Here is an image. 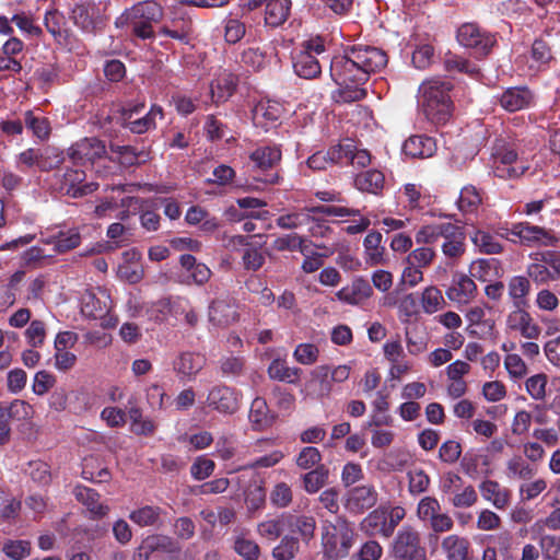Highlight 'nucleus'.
Returning <instances> with one entry per match:
<instances>
[{"mask_svg": "<svg viewBox=\"0 0 560 560\" xmlns=\"http://www.w3.org/2000/svg\"><path fill=\"white\" fill-rule=\"evenodd\" d=\"M385 51L373 46L355 45L336 56L330 61V77L339 86L332 93L336 103H352L366 96L363 84L370 74L380 71L387 65Z\"/></svg>", "mask_w": 560, "mask_h": 560, "instance_id": "1", "label": "nucleus"}, {"mask_svg": "<svg viewBox=\"0 0 560 560\" xmlns=\"http://www.w3.org/2000/svg\"><path fill=\"white\" fill-rule=\"evenodd\" d=\"M451 81L433 78L424 81L419 88V103L427 118L435 125H444L453 114L454 105L450 92Z\"/></svg>", "mask_w": 560, "mask_h": 560, "instance_id": "2", "label": "nucleus"}, {"mask_svg": "<svg viewBox=\"0 0 560 560\" xmlns=\"http://www.w3.org/2000/svg\"><path fill=\"white\" fill-rule=\"evenodd\" d=\"M355 533L352 523L346 517L338 516L334 522L322 525V548L328 560L346 558L354 544Z\"/></svg>", "mask_w": 560, "mask_h": 560, "instance_id": "3", "label": "nucleus"}, {"mask_svg": "<svg viewBox=\"0 0 560 560\" xmlns=\"http://www.w3.org/2000/svg\"><path fill=\"white\" fill-rule=\"evenodd\" d=\"M162 16V7L153 0H147L125 10L116 19L115 25L117 27L130 25L135 36L141 39H150L154 37L153 24L158 23Z\"/></svg>", "mask_w": 560, "mask_h": 560, "instance_id": "4", "label": "nucleus"}, {"mask_svg": "<svg viewBox=\"0 0 560 560\" xmlns=\"http://www.w3.org/2000/svg\"><path fill=\"white\" fill-rule=\"evenodd\" d=\"M405 517V508L399 505H381L371 511L360 522V529L370 537L381 536L383 538H389Z\"/></svg>", "mask_w": 560, "mask_h": 560, "instance_id": "5", "label": "nucleus"}, {"mask_svg": "<svg viewBox=\"0 0 560 560\" xmlns=\"http://www.w3.org/2000/svg\"><path fill=\"white\" fill-rule=\"evenodd\" d=\"M389 553L395 560H427V550L421 535L409 524L402 525L394 537Z\"/></svg>", "mask_w": 560, "mask_h": 560, "instance_id": "6", "label": "nucleus"}, {"mask_svg": "<svg viewBox=\"0 0 560 560\" xmlns=\"http://www.w3.org/2000/svg\"><path fill=\"white\" fill-rule=\"evenodd\" d=\"M69 18L85 34L95 35L105 26L98 5L91 1L75 2L69 10Z\"/></svg>", "mask_w": 560, "mask_h": 560, "instance_id": "7", "label": "nucleus"}, {"mask_svg": "<svg viewBox=\"0 0 560 560\" xmlns=\"http://www.w3.org/2000/svg\"><path fill=\"white\" fill-rule=\"evenodd\" d=\"M529 168L528 164L520 161L517 153L511 147H495L493 152V174L499 178H517Z\"/></svg>", "mask_w": 560, "mask_h": 560, "instance_id": "8", "label": "nucleus"}, {"mask_svg": "<svg viewBox=\"0 0 560 560\" xmlns=\"http://www.w3.org/2000/svg\"><path fill=\"white\" fill-rule=\"evenodd\" d=\"M458 43L475 50L477 55L486 56L495 44V38L489 32L481 30L477 24L466 23L457 30Z\"/></svg>", "mask_w": 560, "mask_h": 560, "instance_id": "9", "label": "nucleus"}, {"mask_svg": "<svg viewBox=\"0 0 560 560\" xmlns=\"http://www.w3.org/2000/svg\"><path fill=\"white\" fill-rule=\"evenodd\" d=\"M526 307H514L506 315L505 328L508 331L520 334L525 339L537 340L542 334V328Z\"/></svg>", "mask_w": 560, "mask_h": 560, "instance_id": "10", "label": "nucleus"}, {"mask_svg": "<svg viewBox=\"0 0 560 560\" xmlns=\"http://www.w3.org/2000/svg\"><path fill=\"white\" fill-rule=\"evenodd\" d=\"M241 394L228 385H215L207 396V406L221 415H233L241 407Z\"/></svg>", "mask_w": 560, "mask_h": 560, "instance_id": "11", "label": "nucleus"}, {"mask_svg": "<svg viewBox=\"0 0 560 560\" xmlns=\"http://www.w3.org/2000/svg\"><path fill=\"white\" fill-rule=\"evenodd\" d=\"M180 269L177 272V282L186 285H202L209 281L212 271L210 268L196 259L190 254H183L179 257Z\"/></svg>", "mask_w": 560, "mask_h": 560, "instance_id": "12", "label": "nucleus"}, {"mask_svg": "<svg viewBox=\"0 0 560 560\" xmlns=\"http://www.w3.org/2000/svg\"><path fill=\"white\" fill-rule=\"evenodd\" d=\"M464 234L463 228L454 223H433L422 226L416 233V242L418 244H434L440 238H443V242H452Z\"/></svg>", "mask_w": 560, "mask_h": 560, "instance_id": "13", "label": "nucleus"}, {"mask_svg": "<svg viewBox=\"0 0 560 560\" xmlns=\"http://www.w3.org/2000/svg\"><path fill=\"white\" fill-rule=\"evenodd\" d=\"M61 184L59 190L73 198L82 197L95 191L98 188L96 183L82 184L85 173L78 168H66L63 172L56 173Z\"/></svg>", "mask_w": 560, "mask_h": 560, "instance_id": "14", "label": "nucleus"}, {"mask_svg": "<svg viewBox=\"0 0 560 560\" xmlns=\"http://www.w3.org/2000/svg\"><path fill=\"white\" fill-rule=\"evenodd\" d=\"M106 153L104 142L97 138H84L68 149V156L75 164L93 163L102 159Z\"/></svg>", "mask_w": 560, "mask_h": 560, "instance_id": "15", "label": "nucleus"}, {"mask_svg": "<svg viewBox=\"0 0 560 560\" xmlns=\"http://www.w3.org/2000/svg\"><path fill=\"white\" fill-rule=\"evenodd\" d=\"M377 491L373 486H359L350 489L345 498V508L351 514H362L377 502Z\"/></svg>", "mask_w": 560, "mask_h": 560, "instance_id": "16", "label": "nucleus"}, {"mask_svg": "<svg viewBox=\"0 0 560 560\" xmlns=\"http://www.w3.org/2000/svg\"><path fill=\"white\" fill-rule=\"evenodd\" d=\"M503 236V234H501ZM511 236L518 238L524 244H542L552 245L556 238L550 235L545 229L528 223H517L512 229L506 230L504 237L506 240L515 241Z\"/></svg>", "mask_w": 560, "mask_h": 560, "instance_id": "17", "label": "nucleus"}, {"mask_svg": "<svg viewBox=\"0 0 560 560\" xmlns=\"http://www.w3.org/2000/svg\"><path fill=\"white\" fill-rule=\"evenodd\" d=\"M206 365V358L197 352L183 351L173 362V370L179 381L190 382Z\"/></svg>", "mask_w": 560, "mask_h": 560, "instance_id": "18", "label": "nucleus"}, {"mask_svg": "<svg viewBox=\"0 0 560 560\" xmlns=\"http://www.w3.org/2000/svg\"><path fill=\"white\" fill-rule=\"evenodd\" d=\"M283 107L277 101H259L252 109V120L255 127L267 131L282 116Z\"/></svg>", "mask_w": 560, "mask_h": 560, "instance_id": "19", "label": "nucleus"}, {"mask_svg": "<svg viewBox=\"0 0 560 560\" xmlns=\"http://www.w3.org/2000/svg\"><path fill=\"white\" fill-rule=\"evenodd\" d=\"M332 384L328 373V365H319L311 372L310 380L305 383V390L307 396L323 399L332 392Z\"/></svg>", "mask_w": 560, "mask_h": 560, "instance_id": "20", "label": "nucleus"}, {"mask_svg": "<svg viewBox=\"0 0 560 560\" xmlns=\"http://www.w3.org/2000/svg\"><path fill=\"white\" fill-rule=\"evenodd\" d=\"M477 293L475 281L464 273L455 275L446 296L457 304H468Z\"/></svg>", "mask_w": 560, "mask_h": 560, "instance_id": "21", "label": "nucleus"}, {"mask_svg": "<svg viewBox=\"0 0 560 560\" xmlns=\"http://www.w3.org/2000/svg\"><path fill=\"white\" fill-rule=\"evenodd\" d=\"M373 294V289L369 281L362 277L355 278L350 287L340 289L336 296L339 301L348 304L358 305L365 300L370 299Z\"/></svg>", "mask_w": 560, "mask_h": 560, "instance_id": "22", "label": "nucleus"}, {"mask_svg": "<svg viewBox=\"0 0 560 560\" xmlns=\"http://www.w3.org/2000/svg\"><path fill=\"white\" fill-rule=\"evenodd\" d=\"M481 497L490 502L495 509L504 510L511 502V492L502 487L498 481L486 479L479 485Z\"/></svg>", "mask_w": 560, "mask_h": 560, "instance_id": "23", "label": "nucleus"}, {"mask_svg": "<svg viewBox=\"0 0 560 560\" xmlns=\"http://www.w3.org/2000/svg\"><path fill=\"white\" fill-rule=\"evenodd\" d=\"M281 160V150L277 145H262L249 154V163L253 170H272Z\"/></svg>", "mask_w": 560, "mask_h": 560, "instance_id": "24", "label": "nucleus"}, {"mask_svg": "<svg viewBox=\"0 0 560 560\" xmlns=\"http://www.w3.org/2000/svg\"><path fill=\"white\" fill-rule=\"evenodd\" d=\"M383 235L378 231H371L363 241L364 260L370 267L386 262L385 247L382 245Z\"/></svg>", "mask_w": 560, "mask_h": 560, "instance_id": "25", "label": "nucleus"}, {"mask_svg": "<svg viewBox=\"0 0 560 560\" xmlns=\"http://www.w3.org/2000/svg\"><path fill=\"white\" fill-rule=\"evenodd\" d=\"M436 151L435 141L428 136H411L402 144V152L410 158H431Z\"/></svg>", "mask_w": 560, "mask_h": 560, "instance_id": "26", "label": "nucleus"}, {"mask_svg": "<svg viewBox=\"0 0 560 560\" xmlns=\"http://www.w3.org/2000/svg\"><path fill=\"white\" fill-rule=\"evenodd\" d=\"M236 84V75L226 70L221 71L210 85L213 102L222 103L228 101L233 95Z\"/></svg>", "mask_w": 560, "mask_h": 560, "instance_id": "27", "label": "nucleus"}, {"mask_svg": "<svg viewBox=\"0 0 560 560\" xmlns=\"http://www.w3.org/2000/svg\"><path fill=\"white\" fill-rule=\"evenodd\" d=\"M162 108L160 106L153 105L149 113L139 118H132V113L125 112L124 121L121 124L131 132L141 135L154 128L156 117L162 118Z\"/></svg>", "mask_w": 560, "mask_h": 560, "instance_id": "28", "label": "nucleus"}, {"mask_svg": "<svg viewBox=\"0 0 560 560\" xmlns=\"http://www.w3.org/2000/svg\"><path fill=\"white\" fill-rule=\"evenodd\" d=\"M287 528L300 535L301 539L308 544L316 529V520L312 515L285 513Z\"/></svg>", "mask_w": 560, "mask_h": 560, "instance_id": "29", "label": "nucleus"}, {"mask_svg": "<svg viewBox=\"0 0 560 560\" xmlns=\"http://www.w3.org/2000/svg\"><path fill=\"white\" fill-rule=\"evenodd\" d=\"M354 187L366 194L380 196L385 187V176L378 170H368L354 177Z\"/></svg>", "mask_w": 560, "mask_h": 560, "instance_id": "30", "label": "nucleus"}, {"mask_svg": "<svg viewBox=\"0 0 560 560\" xmlns=\"http://www.w3.org/2000/svg\"><path fill=\"white\" fill-rule=\"evenodd\" d=\"M44 24L58 44L63 45L68 43L70 31L62 12L57 9L48 10L44 16Z\"/></svg>", "mask_w": 560, "mask_h": 560, "instance_id": "31", "label": "nucleus"}, {"mask_svg": "<svg viewBox=\"0 0 560 560\" xmlns=\"http://www.w3.org/2000/svg\"><path fill=\"white\" fill-rule=\"evenodd\" d=\"M441 548L447 560H468L470 542L466 537L452 534L442 539Z\"/></svg>", "mask_w": 560, "mask_h": 560, "instance_id": "32", "label": "nucleus"}, {"mask_svg": "<svg viewBox=\"0 0 560 560\" xmlns=\"http://www.w3.org/2000/svg\"><path fill=\"white\" fill-rule=\"evenodd\" d=\"M533 100L527 88H510L500 97L501 106L508 112H517L526 108Z\"/></svg>", "mask_w": 560, "mask_h": 560, "instance_id": "33", "label": "nucleus"}, {"mask_svg": "<svg viewBox=\"0 0 560 560\" xmlns=\"http://www.w3.org/2000/svg\"><path fill=\"white\" fill-rule=\"evenodd\" d=\"M293 69L296 75L307 80L315 79L322 73L318 59L307 51H300L294 56Z\"/></svg>", "mask_w": 560, "mask_h": 560, "instance_id": "34", "label": "nucleus"}, {"mask_svg": "<svg viewBox=\"0 0 560 560\" xmlns=\"http://www.w3.org/2000/svg\"><path fill=\"white\" fill-rule=\"evenodd\" d=\"M176 549L174 540L161 534L149 535L142 540L139 547L141 555L145 558H149L154 552L172 553L176 551Z\"/></svg>", "mask_w": 560, "mask_h": 560, "instance_id": "35", "label": "nucleus"}, {"mask_svg": "<svg viewBox=\"0 0 560 560\" xmlns=\"http://www.w3.org/2000/svg\"><path fill=\"white\" fill-rule=\"evenodd\" d=\"M149 200H144L138 197H127L121 200L122 207H137L141 210L140 224L143 229L149 232H155L160 228L161 217L153 210H144V206Z\"/></svg>", "mask_w": 560, "mask_h": 560, "instance_id": "36", "label": "nucleus"}, {"mask_svg": "<svg viewBox=\"0 0 560 560\" xmlns=\"http://www.w3.org/2000/svg\"><path fill=\"white\" fill-rule=\"evenodd\" d=\"M73 493L75 499L95 516L102 517L107 513V506L100 503V494L94 489L75 486Z\"/></svg>", "mask_w": 560, "mask_h": 560, "instance_id": "37", "label": "nucleus"}, {"mask_svg": "<svg viewBox=\"0 0 560 560\" xmlns=\"http://www.w3.org/2000/svg\"><path fill=\"white\" fill-rule=\"evenodd\" d=\"M290 10V0H269L265 12L266 24L272 27L280 26L287 21Z\"/></svg>", "mask_w": 560, "mask_h": 560, "instance_id": "38", "label": "nucleus"}, {"mask_svg": "<svg viewBox=\"0 0 560 560\" xmlns=\"http://www.w3.org/2000/svg\"><path fill=\"white\" fill-rule=\"evenodd\" d=\"M285 529V513L266 518L257 524V534L269 541H275L276 539L281 537L282 533Z\"/></svg>", "mask_w": 560, "mask_h": 560, "instance_id": "39", "label": "nucleus"}, {"mask_svg": "<svg viewBox=\"0 0 560 560\" xmlns=\"http://www.w3.org/2000/svg\"><path fill=\"white\" fill-rule=\"evenodd\" d=\"M81 243V236L77 229L59 231L55 236L45 241L46 245H54L56 253H66L78 247Z\"/></svg>", "mask_w": 560, "mask_h": 560, "instance_id": "40", "label": "nucleus"}, {"mask_svg": "<svg viewBox=\"0 0 560 560\" xmlns=\"http://www.w3.org/2000/svg\"><path fill=\"white\" fill-rule=\"evenodd\" d=\"M508 290L514 307L528 305L527 295L530 292V282L526 277H512L509 281Z\"/></svg>", "mask_w": 560, "mask_h": 560, "instance_id": "41", "label": "nucleus"}, {"mask_svg": "<svg viewBox=\"0 0 560 560\" xmlns=\"http://www.w3.org/2000/svg\"><path fill=\"white\" fill-rule=\"evenodd\" d=\"M463 471L470 478L489 474V457L483 454L467 453L460 462Z\"/></svg>", "mask_w": 560, "mask_h": 560, "instance_id": "42", "label": "nucleus"}, {"mask_svg": "<svg viewBox=\"0 0 560 560\" xmlns=\"http://www.w3.org/2000/svg\"><path fill=\"white\" fill-rule=\"evenodd\" d=\"M470 240L480 253L487 255L500 254L503 246L498 238L487 231L476 229L470 233Z\"/></svg>", "mask_w": 560, "mask_h": 560, "instance_id": "43", "label": "nucleus"}, {"mask_svg": "<svg viewBox=\"0 0 560 560\" xmlns=\"http://www.w3.org/2000/svg\"><path fill=\"white\" fill-rule=\"evenodd\" d=\"M248 419L252 428L256 431H260L269 427L271 419L269 417L267 402L264 398L256 397L252 401Z\"/></svg>", "mask_w": 560, "mask_h": 560, "instance_id": "44", "label": "nucleus"}, {"mask_svg": "<svg viewBox=\"0 0 560 560\" xmlns=\"http://www.w3.org/2000/svg\"><path fill=\"white\" fill-rule=\"evenodd\" d=\"M162 509L155 505H143L133 510L129 518L135 524L145 526H156L161 521Z\"/></svg>", "mask_w": 560, "mask_h": 560, "instance_id": "45", "label": "nucleus"}, {"mask_svg": "<svg viewBox=\"0 0 560 560\" xmlns=\"http://www.w3.org/2000/svg\"><path fill=\"white\" fill-rule=\"evenodd\" d=\"M183 304H188V301L182 298H177L175 301L161 299L151 304L148 308V314L154 322L162 323L167 319L168 315L174 311V307L183 306Z\"/></svg>", "mask_w": 560, "mask_h": 560, "instance_id": "46", "label": "nucleus"}, {"mask_svg": "<svg viewBox=\"0 0 560 560\" xmlns=\"http://www.w3.org/2000/svg\"><path fill=\"white\" fill-rule=\"evenodd\" d=\"M340 163L346 161L353 166L366 167L371 163V154L364 149H357L352 143L339 144Z\"/></svg>", "mask_w": 560, "mask_h": 560, "instance_id": "47", "label": "nucleus"}, {"mask_svg": "<svg viewBox=\"0 0 560 560\" xmlns=\"http://www.w3.org/2000/svg\"><path fill=\"white\" fill-rule=\"evenodd\" d=\"M491 547L486 549H492L494 557L500 556L502 560H513L514 539L510 532H500L491 537Z\"/></svg>", "mask_w": 560, "mask_h": 560, "instance_id": "48", "label": "nucleus"}, {"mask_svg": "<svg viewBox=\"0 0 560 560\" xmlns=\"http://www.w3.org/2000/svg\"><path fill=\"white\" fill-rule=\"evenodd\" d=\"M233 550L244 560H259L260 558V547L255 540L247 538L244 533L234 536Z\"/></svg>", "mask_w": 560, "mask_h": 560, "instance_id": "49", "label": "nucleus"}, {"mask_svg": "<svg viewBox=\"0 0 560 560\" xmlns=\"http://www.w3.org/2000/svg\"><path fill=\"white\" fill-rule=\"evenodd\" d=\"M482 202L479 190L474 185L464 186L457 199V208L463 213L477 211Z\"/></svg>", "mask_w": 560, "mask_h": 560, "instance_id": "50", "label": "nucleus"}, {"mask_svg": "<svg viewBox=\"0 0 560 560\" xmlns=\"http://www.w3.org/2000/svg\"><path fill=\"white\" fill-rule=\"evenodd\" d=\"M329 470L326 466H316L311 471L303 475V487L307 493H316L319 491L328 480Z\"/></svg>", "mask_w": 560, "mask_h": 560, "instance_id": "51", "label": "nucleus"}, {"mask_svg": "<svg viewBox=\"0 0 560 560\" xmlns=\"http://www.w3.org/2000/svg\"><path fill=\"white\" fill-rule=\"evenodd\" d=\"M301 370L299 368H290L283 360H273L268 368V375L272 380L294 383L299 378Z\"/></svg>", "mask_w": 560, "mask_h": 560, "instance_id": "52", "label": "nucleus"}, {"mask_svg": "<svg viewBox=\"0 0 560 560\" xmlns=\"http://www.w3.org/2000/svg\"><path fill=\"white\" fill-rule=\"evenodd\" d=\"M234 308L223 300L213 301L209 306V318L215 325H228L235 320Z\"/></svg>", "mask_w": 560, "mask_h": 560, "instance_id": "53", "label": "nucleus"}, {"mask_svg": "<svg viewBox=\"0 0 560 560\" xmlns=\"http://www.w3.org/2000/svg\"><path fill=\"white\" fill-rule=\"evenodd\" d=\"M299 550V539L291 535H284L280 542L273 547L271 556L275 560H293Z\"/></svg>", "mask_w": 560, "mask_h": 560, "instance_id": "54", "label": "nucleus"}, {"mask_svg": "<svg viewBox=\"0 0 560 560\" xmlns=\"http://www.w3.org/2000/svg\"><path fill=\"white\" fill-rule=\"evenodd\" d=\"M335 163H340L339 145L330 148L327 152H316L307 159L308 167L315 171L325 170Z\"/></svg>", "mask_w": 560, "mask_h": 560, "instance_id": "55", "label": "nucleus"}, {"mask_svg": "<svg viewBox=\"0 0 560 560\" xmlns=\"http://www.w3.org/2000/svg\"><path fill=\"white\" fill-rule=\"evenodd\" d=\"M310 223H312L311 213L307 212L306 207L296 212L282 214L276 220L277 226L284 230H294Z\"/></svg>", "mask_w": 560, "mask_h": 560, "instance_id": "56", "label": "nucleus"}, {"mask_svg": "<svg viewBox=\"0 0 560 560\" xmlns=\"http://www.w3.org/2000/svg\"><path fill=\"white\" fill-rule=\"evenodd\" d=\"M24 124L26 128L32 130L33 135L39 140L48 139L50 135V125L47 118L35 116L34 112L24 113Z\"/></svg>", "mask_w": 560, "mask_h": 560, "instance_id": "57", "label": "nucleus"}, {"mask_svg": "<svg viewBox=\"0 0 560 560\" xmlns=\"http://www.w3.org/2000/svg\"><path fill=\"white\" fill-rule=\"evenodd\" d=\"M508 475L511 478H517L522 480H529L536 474L533 468L525 459L521 456H514L506 463Z\"/></svg>", "mask_w": 560, "mask_h": 560, "instance_id": "58", "label": "nucleus"}, {"mask_svg": "<svg viewBox=\"0 0 560 560\" xmlns=\"http://www.w3.org/2000/svg\"><path fill=\"white\" fill-rule=\"evenodd\" d=\"M478 501V494L476 489L471 485L462 486L459 490L453 493L450 499V503L455 509H468L474 506Z\"/></svg>", "mask_w": 560, "mask_h": 560, "instance_id": "59", "label": "nucleus"}, {"mask_svg": "<svg viewBox=\"0 0 560 560\" xmlns=\"http://www.w3.org/2000/svg\"><path fill=\"white\" fill-rule=\"evenodd\" d=\"M224 40L228 44L238 43L246 34V25L235 16H228L223 21Z\"/></svg>", "mask_w": 560, "mask_h": 560, "instance_id": "60", "label": "nucleus"}, {"mask_svg": "<svg viewBox=\"0 0 560 560\" xmlns=\"http://www.w3.org/2000/svg\"><path fill=\"white\" fill-rule=\"evenodd\" d=\"M421 304L424 313L433 314L443 308L445 301L436 287H428L422 292Z\"/></svg>", "mask_w": 560, "mask_h": 560, "instance_id": "61", "label": "nucleus"}, {"mask_svg": "<svg viewBox=\"0 0 560 560\" xmlns=\"http://www.w3.org/2000/svg\"><path fill=\"white\" fill-rule=\"evenodd\" d=\"M5 409L9 418L14 421H28L35 413L33 406L23 399L12 400Z\"/></svg>", "mask_w": 560, "mask_h": 560, "instance_id": "62", "label": "nucleus"}, {"mask_svg": "<svg viewBox=\"0 0 560 560\" xmlns=\"http://www.w3.org/2000/svg\"><path fill=\"white\" fill-rule=\"evenodd\" d=\"M52 257L51 253H48L46 248L39 246H33L26 249L22 254V261L25 266L32 268L43 267L45 262Z\"/></svg>", "mask_w": 560, "mask_h": 560, "instance_id": "63", "label": "nucleus"}, {"mask_svg": "<svg viewBox=\"0 0 560 560\" xmlns=\"http://www.w3.org/2000/svg\"><path fill=\"white\" fill-rule=\"evenodd\" d=\"M532 257L550 270L557 279L560 278V252L544 250L535 253Z\"/></svg>", "mask_w": 560, "mask_h": 560, "instance_id": "64", "label": "nucleus"}]
</instances>
